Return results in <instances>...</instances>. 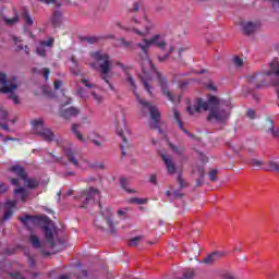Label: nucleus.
Wrapping results in <instances>:
<instances>
[{"label":"nucleus","mask_w":279,"mask_h":279,"mask_svg":"<svg viewBox=\"0 0 279 279\" xmlns=\"http://www.w3.org/2000/svg\"><path fill=\"white\" fill-rule=\"evenodd\" d=\"M160 40V34H156L149 39L143 38V43H137L135 47L140 49L141 52L137 53L136 60L142 64V75L140 78L142 80V84L145 90L148 93L149 97H154V93L151 92V75L149 73H154L157 76L158 84L161 88V93L163 97H167L169 101L173 104L175 101V97L173 93L169 89V82L162 74L156 70V65L151 62V58L149 57V49L151 46L158 47L159 49H165L167 47V43Z\"/></svg>","instance_id":"1"},{"label":"nucleus","mask_w":279,"mask_h":279,"mask_svg":"<svg viewBox=\"0 0 279 279\" xmlns=\"http://www.w3.org/2000/svg\"><path fill=\"white\" fill-rule=\"evenodd\" d=\"M116 64L117 66H120V69H123V71L126 72V82L131 90L134 93L136 99L138 100V104H141V106L149 110V114L151 119V121L149 122V126L153 130H158L159 134H165L162 129H160V111L158 110V107L151 106L150 101H146L138 97V93L136 92V88H137L136 81H134V77L131 76L130 72H128L130 71V65H125L119 61Z\"/></svg>","instance_id":"2"},{"label":"nucleus","mask_w":279,"mask_h":279,"mask_svg":"<svg viewBox=\"0 0 279 279\" xmlns=\"http://www.w3.org/2000/svg\"><path fill=\"white\" fill-rule=\"evenodd\" d=\"M247 82L253 88H265L267 84H271L276 88L277 99H279V61L269 63V71L247 76Z\"/></svg>","instance_id":"3"},{"label":"nucleus","mask_w":279,"mask_h":279,"mask_svg":"<svg viewBox=\"0 0 279 279\" xmlns=\"http://www.w3.org/2000/svg\"><path fill=\"white\" fill-rule=\"evenodd\" d=\"M90 57L96 60V62H99L100 80L105 81V83L109 86L110 90H114V85L110 83V78L108 76V73H110L112 69V61H110V56L101 51H95L90 52Z\"/></svg>","instance_id":"4"},{"label":"nucleus","mask_w":279,"mask_h":279,"mask_svg":"<svg viewBox=\"0 0 279 279\" xmlns=\"http://www.w3.org/2000/svg\"><path fill=\"white\" fill-rule=\"evenodd\" d=\"M225 105L226 102L220 104L217 96H209L208 101H204V99L198 98L193 107L187 106V112L189 114H195V112H202V110H209L210 112V108H220Z\"/></svg>","instance_id":"5"},{"label":"nucleus","mask_w":279,"mask_h":279,"mask_svg":"<svg viewBox=\"0 0 279 279\" xmlns=\"http://www.w3.org/2000/svg\"><path fill=\"white\" fill-rule=\"evenodd\" d=\"M233 106L230 101H227L225 106L220 105V107H211L209 114L207 117V121H217V123H228V119H230V109Z\"/></svg>","instance_id":"6"},{"label":"nucleus","mask_w":279,"mask_h":279,"mask_svg":"<svg viewBox=\"0 0 279 279\" xmlns=\"http://www.w3.org/2000/svg\"><path fill=\"white\" fill-rule=\"evenodd\" d=\"M33 134H36V136H40L43 141H46L47 143H51L56 141V135L51 132L50 129L45 128V122L43 119L33 120L31 122Z\"/></svg>","instance_id":"7"},{"label":"nucleus","mask_w":279,"mask_h":279,"mask_svg":"<svg viewBox=\"0 0 279 279\" xmlns=\"http://www.w3.org/2000/svg\"><path fill=\"white\" fill-rule=\"evenodd\" d=\"M65 156L68 162H70V165H73V167H76V169H84V167H90V162L82 158V155H80L77 150L68 149L65 150Z\"/></svg>","instance_id":"8"},{"label":"nucleus","mask_w":279,"mask_h":279,"mask_svg":"<svg viewBox=\"0 0 279 279\" xmlns=\"http://www.w3.org/2000/svg\"><path fill=\"white\" fill-rule=\"evenodd\" d=\"M0 84L2 85V87H0V93H14V90H16V88H19V85H16V83H11L10 85H8V74L0 72Z\"/></svg>","instance_id":"9"},{"label":"nucleus","mask_w":279,"mask_h":279,"mask_svg":"<svg viewBox=\"0 0 279 279\" xmlns=\"http://www.w3.org/2000/svg\"><path fill=\"white\" fill-rule=\"evenodd\" d=\"M144 21H146V25H145V31H140L137 28L134 27H125V26H121L123 29H125V32H133V34H137V36H147V34H149V32H151V29H154V23H151V21H149V19L147 16L144 17Z\"/></svg>","instance_id":"10"},{"label":"nucleus","mask_w":279,"mask_h":279,"mask_svg":"<svg viewBox=\"0 0 279 279\" xmlns=\"http://www.w3.org/2000/svg\"><path fill=\"white\" fill-rule=\"evenodd\" d=\"M240 26L245 36H252V34H255L256 29H258V23L256 22H241Z\"/></svg>","instance_id":"11"},{"label":"nucleus","mask_w":279,"mask_h":279,"mask_svg":"<svg viewBox=\"0 0 279 279\" xmlns=\"http://www.w3.org/2000/svg\"><path fill=\"white\" fill-rule=\"evenodd\" d=\"M4 208H7V210L2 217V221H10L14 216V211L12 209L16 208V201H7L4 203Z\"/></svg>","instance_id":"12"},{"label":"nucleus","mask_w":279,"mask_h":279,"mask_svg":"<svg viewBox=\"0 0 279 279\" xmlns=\"http://www.w3.org/2000/svg\"><path fill=\"white\" fill-rule=\"evenodd\" d=\"M172 112H173V119L177 123V125L179 126V129L184 133L186 134L187 136H191L192 138L194 137L193 134H191L189 132V130L184 129V122H182V118L180 116V111L175 108L172 109Z\"/></svg>","instance_id":"13"},{"label":"nucleus","mask_w":279,"mask_h":279,"mask_svg":"<svg viewBox=\"0 0 279 279\" xmlns=\"http://www.w3.org/2000/svg\"><path fill=\"white\" fill-rule=\"evenodd\" d=\"M77 114H80V109L77 107H70L60 110L62 119H73L74 117H77Z\"/></svg>","instance_id":"14"},{"label":"nucleus","mask_w":279,"mask_h":279,"mask_svg":"<svg viewBox=\"0 0 279 279\" xmlns=\"http://www.w3.org/2000/svg\"><path fill=\"white\" fill-rule=\"evenodd\" d=\"M220 258H223V253L216 251L207 255L202 263H204L205 265H215V263H217V260H219Z\"/></svg>","instance_id":"15"},{"label":"nucleus","mask_w":279,"mask_h":279,"mask_svg":"<svg viewBox=\"0 0 279 279\" xmlns=\"http://www.w3.org/2000/svg\"><path fill=\"white\" fill-rule=\"evenodd\" d=\"M117 134H118V136H120V138H122V143L120 144V149L122 150V156H126L128 149H130V143L128 142V137H125V135L123 134L122 129L121 130L118 129Z\"/></svg>","instance_id":"16"},{"label":"nucleus","mask_w":279,"mask_h":279,"mask_svg":"<svg viewBox=\"0 0 279 279\" xmlns=\"http://www.w3.org/2000/svg\"><path fill=\"white\" fill-rule=\"evenodd\" d=\"M161 159L165 162L168 173L170 175H173V173H175V163L173 162V160L171 158L167 157V155H165V154H161Z\"/></svg>","instance_id":"17"},{"label":"nucleus","mask_w":279,"mask_h":279,"mask_svg":"<svg viewBox=\"0 0 279 279\" xmlns=\"http://www.w3.org/2000/svg\"><path fill=\"white\" fill-rule=\"evenodd\" d=\"M96 197H99V190L89 187L82 208H86V204H88V202L95 201Z\"/></svg>","instance_id":"18"},{"label":"nucleus","mask_w":279,"mask_h":279,"mask_svg":"<svg viewBox=\"0 0 279 279\" xmlns=\"http://www.w3.org/2000/svg\"><path fill=\"white\" fill-rule=\"evenodd\" d=\"M43 229L45 232L46 241L49 243V246L52 248L56 247V242L53 241V230H51L49 226H44Z\"/></svg>","instance_id":"19"},{"label":"nucleus","mask_w":279,"mask_h":279,"mask_svg":"<svg viewBox=\"0 0 279 279\" xmlns=\"http://www.w3.org/2000/svg\"><path fill=\"white\" fill-rule=\"evenodd\" d=\"M10 171H12V173H15L17 178H21L22 180H27V173L25 172V168L21 166H13L10 168Z\"/></svg>","instance_id":"20"},{"label":"nucleus","mask_w":279,"mask_h":279,"mask_svg":"<svg viewBox=\"0 0 279 279\" xmlns=\"http://www.w3.org/2000/svg\"><path fill=\"white\" fill-rule=\"evenodd\" d=\"M51 23L54 28L60 27V25H62V12L54 11L51 17Z\"/></svg>","instance_id":"21"},{"label":"nucleus","mask_w":279,"mask_h":279,"mask_svg":"<svg viewBox=\"0 0 279 279\" xmlns=\"http://www.w3.org/2000/svg\"><path fill=\"white\" fill-rule=\"evenodd\" d=\"M186 75H189V74L179 73V74L174 75V80H175V82H179V88H181V90H184V88H186V86H189V84H191V82H192L191 80L180 82V77H184Z\"/></svg>","instance_id":"22"},{"label":"nucleus","mask_w":279,"mask_h":279,"mask_svg":"<svg viewBox=\"0 0 279 279\" xmlns=\"http://www.w3.org/2000/svg\"><path fill=\"white\" fill-rule=\"evenodd\" d=\"M266 121H267V123H269V128L267 129V133L268 134H271V136H274V138H278V136H279V130L277 129H275L274 128V120L271 119V118H267L266 119Z\"/></svg>","instance_id":"23"},{"label":"nucleus","mask_w":279,"mask_h":279,"mask_svg":"<svg viewBox=\"0 0 279 279\" xmlns=\"http://www.w3.org/2000/svg\"><path fill=\"white\" fill-rule=\"evenodd\" d=\"M22 19H23V21H25V23L28 27L34 25V20L32 19V13L29 12V10H27V9L23 10Z\"/></svg>","instance_id":"24"},{"label":"nucleus","mask_w":279,"mask_h":279,"mask_svg":"<svg viewBox=\"0 0 279 279\" xmlns=\"http://www.w3.org/2000/svg\"><path fill=\"white\" fill-rule=\"evenodd\" d=\"M29 242L31 245L36 250H40V247H43V244H40V239H38V235L36 234H31Z\"/></svg>","instance_id":"25"},{"label":"nucleus","mask_w":279,"mask_h":279,"mask_svg":"<svg viewBox=\"0 0 279 279\" xmlns=\"http://www.w3.org/2000/svg\"><path fill=\"white\" fill-rule=\"evenodd\" d=\"M80 128V124H72V132L81 141V143H86V137L82 135V133L77 130Z\"/></svg>","instance_id":"26"},{"label":"nucleus","mask_w":279,"mask_h":279,"mask_svg":"<svg viewBox=\"0 0 279 279\" xmlns=\"http://www.w3.org/2000/svg\"><path fill=\"white\" fill-rule=\"evenodd\" d=\"M14 195H21L22 202H27V192H25V187H19L13 191Z\"/></svg>","instance_id":"27"},{"label":"nucleus","mask_w":279,"mask_h":279,"mask_svg":"<svg viewBox=\"0 0 279 279\" xmlns=\"http://www.w3.org/2000/svg\"><path fill=\"white\" fill-rule=\"evenodd\" d=\"M101 37L98 36H89V37H82L81 40L83 43H88V45H95L96 43H99Z\"/></svg>","instance_id":"28"},{"label":"nucleus","mask_w":279,"mask_h":279,"mask_svg":"<svg viewBox=\"0 0 279 279\" xmlns=\"http://www.w3.org/2000/svg\"><path fill=\"white\" fill-rule=\"evenodd\" d=\"M265 171H276L279 173V163L278 161H269L268 162V168L265 169Z\"/></svg>","instance_id":"29"},{"label":"nucleus","mask_w":279,"mask_h":279,"mask_svg":"<svg viewBox=\"0 0 279 279\" xmlns=\"http://www.w3.org/2000/svg\"><path fill=\"white\" fill-rule=\"evenodd\" d=\"M248 165H251V167H254V169H260V167H263V165H265L263 162V160L259 159H250Z\"/></svg>","instance_id":"30"},{"label":"nucleus","mask_w":279,"mask_h":279,"mask_svg":"<svg viewBox=\"0 0 279 279\" xmlns=\"http://www.w3.org/2000/svg\"><path fill=\"white\" fill-rule=\"evenodd\" d=\"M177 182L179 184V189L182 190V189H186V186H189V183H186V180H184L182 178V174L180 173L177 178Z\"/></svg>","instance_id":"31"},{"label":"nucleus","mask_w":279,"mask_h":279,"mask_svg":"<svg viewBox=\"0 0 279 279\" xmlns=\"http://www.w3.org/2000/svg\"><path fill=\"white\" fill-rule=\"evenodd\" d=\"M19 219L24 226H27V221H35V219H38V217L26 215L25 217H20Z\"/></svg>","instance_id":"32"},{"label":"nucleus","mask_w":279,"mask_h":279,"mask_svg":"<svg viewBox=\"0 0 279 279\" xmlns=\"http://www.w3.org/2000/svg\"><path fill=\"white\" fill-rule=\"evenodd\" d=\"M70 60L74 65V69H71L72 73H74V75H80V69H77V59H75V57L72 56Z\"/></svg>","instance_id":"33"},{"label":"nucleus","mask_w":279,"mask_h":279,"mask_svg":"<svg viewBox=\"0 0 279 279\" xmlns=\"http://www.w3.org/2000/svg\"><path fill=\"white\" fill-rule=\"evenodd\" d=\"M28 186V189H36V186H38V181L36 179H27L24 180Z\"/></svg>","instance_id":"34"},{"label":"nucleus","mask_w":279,"mask_h":279,"mask_svg":"<svg viewBox=\"0 0 279 279\" xmlns=\"http://www.w3.org/2000/svg\"><path fill=\"white\" fill-rule=\"evenodd\" d=\"M120 184H121L122 189H123L124 191H126V193H134V191L128 189V179H125V178H120Z\"/></svg>","instance_id":"35"},{"label":"nucleus","mask_w":279,"mask_h":279,"mask_svg":"<svg viewBox=\"0 0 279 279\" xmlns=\"http://www.w3.org/2000/svg\"><path fill=\"white\" fill-rule=\"evenodd\" d=\"M170 147L172 151H174V154H177L178 156H182V154H184V147H178L173 144H170Z\"/></svg>","instance_id":"36"},{"label":"nucleus","mask_w":279,"mask_h":279,"mask_svg":"<svg viewBox=\"0 0 279 279\" xmlns=\"http://www.w3.org/2000/svg\"><path fill=\"white\" fill-rule=\"evenodd\" d=\"M7 25H14V23H19L20 17L19 14L15 11V16L13 19H4Z\"/></svg>","instance_id":"37"},{"label":"nucleus","mask_w":279,"mask_h":279,"mask_svg":"<svg viewBox=\"0 0 279 279\" xmlns=\"http://www.w3.org/2000/svg\"><path fill=\"white\" fill-rule=\"evenodd\" d=\"M107 226H109L111 234H117V229L114 228V221H112V218H107Z\"/></svg>","instance_id":"38"},{"label":"nucleus","mask_w":279,"mask_h":279,"mask_svg":"<svg viewBox=\"0 0 279 279\" xmlns=\"http://www.w3.org/2000/svg\"><path fill=\"white\" fill-rule=\"evenodd\" d=\"M217 173H219L217 169H214L208 173L209 180L211 182H217Z\"/></svg>","instance_id":"39"},{"label":"nucleus","mask_w":279,"mask_h":279,"mask_svg":"<svg viewBox=\"0 0 279 279\" xmlns=\"http://www.w3.org/2000/svg\"><path fill=\"white\" fill-rule=\"evenodd\" d=\"M76 278H78V279L88 278V270H85V269L78 270L76 272Z\"/></svg>","instance_id":"40"},{"label":"nucleus","mask_w":279,"mask_h":279,"mask_svg":"<svg viewBox=\"0 0 279 279\" xmlns=\"http://www.w3.org/2000/svg\"><path fill=\"white\" fill-rule=\"evenodd\" d=\"M92 96L93 98L95 99L96 104H102L104 101V96L95 93V92H92Z\"/></svg>","instance_id":"41"},{"label":"nucleus","mask_w":279,"mask_h":279,"mask_svg":"<svg viewBox=\"0 0 279 279\" xmlns=\"http://www.w3.org/2000/svg\"><path fill=\"white\" fill-rule=\"evenodd\" d=\"M141 236H135V238H132L129 242V245L131 247H136V245H138V242L141 241Z\"/></svg>","instance_id":"42"},{"label":"nucleus","mask_w":279,"mask_h":279,"mask_svg":"<svg viewBox=\"0 0 279 279\" xmlns=\"http://www.w3.org/2000/svg\"><path fill=\"white\" fill-rule=\"evenodd\" d=\"M39 1V3H46V5H50V3H53L54 5H57V8H60V3H58V0H37Z\"/></svg>","instance_id":"43"},{"label":"nucleus","mask_w":279,"mask_h":279,"mask_svg":"<svg viewBox=\"0 0 279 279\" xmlns=\"http://www.w3.org/2000/svg\"><path fill=\"white\" fill-rule=\"evenodd\" d=\"M130 203L131 204H147V199L146 198H131Z\"/></svg>","instance_id":"44"},{"label":"nucleus","mask_w":279,"mask_h":279,"mask_svg":"<svg viewBox=\"0 0 279 279\" xmlns=\"http://www.w3.org/2000/svg\"><path fill=\"white\" fill-rule=\"evenodd\" d=\"M13 92H11V95H9V99H11L13 101V104L19 105L21 104V99H19V96L15 94H12Z\"/></svg>","instance_id":"45"},{"label":"nucleus","mask_w":279,"mask_h":279,"mask_svg":"<svg viewBox=\"0 0 279 279\" xmlns=\"http://www.w3.org/2000/svg\"><path fill=\"white\" fill-rule=\"evenodd\" d=\"M9 276L10 278H14V279H25V277H23V275H21V272L19 271L10 272Z\"/></svg>","instance_id":"46"},{"label":"nucleus","mask_w":279,"mask_h":279,"mask_svg":"<svg viewBox=\"0 0 279 279\" xmlns=\"http://www.w3.org/2000/svg\"><path fill=\"white\" fill-rule=\"evenodd\" d=\"M54 41L56 39H53V37H50L48 40L43 41L41 45H44L45 47H51Z\"/></svg>","instance_id":"47"},{"label":"nucleus","mask_w":279,"mask_h":279,"mask_svg":"<svg viewBox=\"0 0 279 279\" xmlns=\"http://www.w3.org/2000/svg\"><path fill=\"white\" fill-rule=\"evenodd\" d=\"M233 64H235L236 66H243V59H241L239 57H234Z\"/></svg>","instance_id":"48"},{"label":"nucleus","mask_w":279,"mask_h":279,"mask_svg":"<svg viewBox=\"0 0 279 279\" xmlns=\"http://www.w3.org/2000/svg\"><path fill=\"white\" fill-rule=\"evenodd\" d=\"M0 119H2V121H8V112L5 109H0Z\"/></svg>","instance_id":"49"},{"label":"nucleus","mask_w":279,"mask_h":279,"mask_svg":"<svg viewBox=\"0 0 279 279\" xmlns=\"http://www.w3.org/2000/svg\"><path fill=\"white\" fill-rule=\"evenodd\" d=\"M28 258V265L31 268L36 267V260L34 259V257H32V255H27Z\"/></svg>","instance_id":"50"},{"label":"nucleus","mask_w":279,"mask_h":279,"mask_svg":"<svg viewBox=\"0 0 279 279\" xmlns=\"http://www.w3.org/2000/svg\"><path fill=\"white\" fill-rule=\"evenodd\" d=\"M43 73L45 80H49V75H51V70H49V68H44Z\"/></svg>","instance_id":"51"},{"label":"nucleus","mask_w":279,"mask_h":279,"mask_svg":"<svg viewBox=\"0 0 279 279\" xmlns=\"http://www.w3.org/2000/svg\"><path fill=\"white\" fill-rule=\"evenodd\" d=\"M246 114L248 119H256V111H254L253 109H248Z\"/></svg>","instance_id":"52"},{"label":"nucleus","mask_w":279,"mask_h":279,"mask_svg":"<svg viewBox=\"0 0 279 279\" xmlns=\"http://www.w3.org/2000/svg\"><path fill=\"white\" fill-rule=\"evenodd\" d=\"M138 10H141V4H138V2H134L133 8L130 9V12H138Z\"/></svg>","instance_id":"53"},{"label":"nucleus","mask_w":279,"mask_h":279,"mask_svg":"<svg viewBox=\"0 0 279 279\" xmlns=\"http://www.w3.org/2000/svg\"><path fill=\"white\" fill-rule=\"evenodd\" d=\"M157 60H158V62H166V60H169V53L163 54V56H158Z\"/></svg>","instance_id":"54"},{"label":"nucleus","mask_w":279,"mask_h":279,"mask_svg":"<svg viewBox=\"0 0 279 279\" xmlns=\"http://www.w3.org/2000/svg\"><path fill=\"white\" fill-rule=\"evenodd\" d=\"M149 182H150V184H154L155 186L158 184V180H157L156 174L150 175Z\"/></svg>","instance_id":"55"},{"label":"nucleus","mask_w":279,"mask_h":279,"mask_svg":"<svg viewBox=\"0 0 279 279\" xmlns=\"http://www.w3.org/2000/svg\"><path fill=\"white\" fill-rule=\"evenodd\" d=\"M120 43L125 49L130 47V41L125 40V38L120 39Z\"/></svg>","instance_id":"56"},{"label":"nucleus","mask_w":279,"mask_h":279,"mask_svg":"<svg viewBox=\"0 0 279 279\" xmlns=\"http://www.w3.org/2000/svg\"><path fill=\"white\" fill-rule=\"evenodd\" d=\"M53 86H54V90H59L62 86V81H54Z\"/></svg>","instance_id":"57"},{"label":"nucleus","mask_w":279,"mask_h":279,"mask_svg":"<svg viewBox=\"0 0 279 279\" xmlns=\"http://www.w3.org/2000/svg\"><path fill=\"white\" fill-rule=\"evenodd\" d=\"M207 88H208V90H214V92L217 90V86H215V84L213 82L207 84Z\"/></svg>","instance_id":"58"},{"label":"nucleus","mask_w":279,"mask_h":279,"mask_svg":"<svg viewBox=\"0 0 279 279\" xmlns=\"http://www.w3.org/2000/svg\"><path fill=\"white\" fill-rule=\"evenodd\" d=\"M193 250H195L196 253H195L194 256H195V258H197V256H199V245L198 244H194L193 245Z\"/></svg>","instance_id":"59"},{"label":"nucleus","mask_w":279,"mask_h":279,"mask_svg":"<svg viewBox=\"0 0 279 279\" xmlns=\"http://www.w3.org/2000/svg\"><path fill=\"white\" fill-rule=\"evenodd\" d=\"M37 53L38 56H43V57L47 56V51H45V49L43 48H37Z\"/></svg>","instance_id":"60"},{"label":"nucleus","mask_w":279,"mask_h":279,"mask_svg":"<svg viewBox=\"0 0 279 279\" xmlns=\"http://www.w3.org/2000/svg\"><path fill=\"white\" fill-rule=\"evenodd\" d=\"M5 191H8V186L3 182H0V193H5Z\"/></svg>","instance_id":"61"},{"label":"nucleus","mask_w":279,"mask_h":279,"mask_svg":"<svg viewBox=\"0 0 279 279\" xmlns=\"http://www.w3.org/2000/svg\"><path fill=\"white\" fill-rule=\"evenodd\" d=\"M77 95H78V97H81V99H84V88L80 87L77 89Z\"/></svg>","instance_id":"62"},{"label":"nucleus","mask_w":279,"mask_h":279,"mask_svg":"<svg viewBox=\"0 0 279 279\" xmlns=\"http://www.w3.org/2000/svg\"><path fill=\"white\" fill-rule=\"evenodd\" d=\"M204 185V177H201L197 181H196V186H203Z\"/></svg>","instance_id":"63"},{"label":"nucleus","mask_w":279,"mask_h":279,"mask_svg":"<svg viewBox=\"0 0 279 279\" xmlns=\"http://www.w3.org/2000/svg\"><path fill=\"white\" fill-rule=\"evenodd\" d=\"M272 8H279V0H272Z\"/></svg>","instance_id":"64"}]
</instances>
